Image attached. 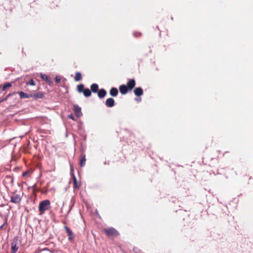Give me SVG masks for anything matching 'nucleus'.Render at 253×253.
I'll use <instances>...</instances> for the list:
<instances>
[{"mask_svg":"<svg viewBox=\"0 0 253 253\" xmlns=\"http://www.w3.org/2000/svg\"><path fill=\"white\" fill-rule=\"evenodd\" d=\"M26 84L27 85H32V86H34V85H35V84H36L34 80H33V79H31Z\"/></svg>","mask_w":253,"mask_h":253,"instance_id":"nucleus-26","label":"nucleus"},{"mask_svg":"<svg viewBox=\"0 0 253 253\" xmlns=\"http://www.w3.org/2000/svg\"><path fill=\"white\" fill-rule=\"evenodd\" d=\"M44 97V93L42 91H39L35 94H32V97H34L35 99H42Z\"/></svg>","mask_w":253,"mask_h":253,"instance_id":"nucleus-16","label":"nucleus"},{"mask_svg":"<svg viewBox=\"0 0 253 253\" xmlns=\"http://www.w3.org/2000/svg\"><path fill=\"white\" fill-rule=\"evenodd\" d=\"M82 93L85 97H89L91 95V91L88 88H85Z\"/></svg>","mask_w":253,"mask_h":253,"instance_id":"nucleus-19","label":"nucleus"},{"mask_svg":"<svg viewBox=\"0 0 253 253\" xmlns=\"http://www.w3.org/2000/svg\"><path fill=\"white\" fill-rule=\"evenodd\" d=\"M22 78V77H21L20 78H17L15 79L14 81H12L11 82H6L3 85H0L1 87L2 88L1 90H5V89L11 87L13 83H14L15 82H16L17 81H18Z\"/></svg>","mask_w":253,"mask_h":253,"instance_id":"nucleus-6","label":"nucleus"},{"mask_svg":"<svg viewBox=\"0 0 253 253\" xmlns=\"http://www.w3.org/2000/svg\"><path fill=\"white\" fill-rule=\"evenodd\" d=\"M104 232L108 237L117 236L120 235L119 232L114 227H110L104 229Z\"/></svg>","mask_w":253,"mask_h":253,"instance_id":"nucleus-2","label":"nucleus"},{"mask_svg":"<svg viewBox=\"0 0 253 253\" xmlns=\"http://www.w3.org/2000/svg\"><path fill=\"white\" fill-rule=\"evenodd\" d=\"M171 20H173V17H171Z\"/></svg>","mask_w":253,"mask_h":253,"instance_id":"nucleus-46","label":"nucleus"},{"mask_svg":"<svg viewBox=\"0 0 253 253\" xmlns=\"http://www.w3.org/2000/svg\"><path fill=\"white\" fill-rule=\"evenodd\" d=\"M82 75L81 72H77L75 73V76L74 78V80L76 82H79L82 80Z\"/></svg>","mask_w":253,"mask_h":253,"instance_id":"nucleus-20","label":"nucleus"},{"mask_svg":"<svg viewBox=\"0 0 253 253\" xmlns=\"http://www.w3.org/2000/svg\"><path fill=\"white\" fill-rule=\"evenodd\" d=\"M85 88V87L83 84H80L77 86V91L80 93H82Z\"/></svg>","mask_w":253,"mask_h":253,"instance_id":"nucleus-22","label":"nucleus"},{"mask_svg":"<svg viewBox=\"0 0 253 253\" xmlns=\"http://www.w3.org/2000/svg\"><path fill=\"white\" fill-rule=\"evenodd\" d=\"M133 92L136 97H140L143 94V89L141 87H136L134 88Z\"/></svg>","mask_w":253,"mask_h":253,"instance_id":"nucleus-11","label":"nucleus"},{"mask_svg":"<svg viewBox=\"0 0 253 253\" xmlns=\"http://www.w3.org/2000/svg\"><path fill=\"white\" fill-rule=\"evenodd\" d=\"M50 202L48 200H44L41 201L39 205L38 209L42 214L45 211L47 210L50 208Z\"/></svg>","mask_w":253,"mask_h":253,"instance_id":"nucleus-1","label":"nucleus"},{"mask_svg":"<svg viewBox=\"0 0 253 253\" xmlns=\"http://www.w3.org/2000/svg\"><path fill=\"white\" fill-rule=\"evenodd\" d=\"M3 225H2V224L0 226V231L3 228Z\"/></svg>","mask_w":253,"mask_h":253,"instance_id":"nucleus-38","label":"nucleus"},{"mask_svg":"<svg viewBox=\"0 0 253 253\" xmlns=\"http://www.w3.org/2000/svg\"><path fill=\"white\" fill-rule=\"evenodd\" d=\"M18 241V237L16 236L13 238L11 242V253H16V252H17L19 248V247L17 245Z\"/></svg>","mask_w":253,"mask_h":253,"instance_id":"nucleus-3","label":"nucleus"},{"mask_svg":"<svg viewBox=\"0 0 253 253\" xmlns=\"http://www.w3.org/2000/svg\"><path fill=\"white\" fill-rule=\"evenodd\" d=\"M136 84L135 80L134 78L130 79L127 82L126 85L128 87L129 90L131 91L133 88H135V86Z\"/></svg>","mask_w":253,"mask_h":253,"instance_id":"nucleus-9","label":"nucleus"},{"mask_svg":"<svg viewBox=\"0 0 253 253\" xmlns=\"http://www.w3.org/2000/svg\"><path fill=\"white\" fill-rule=\"evenodd\" d=\"M73 180L74 188L75 189H79L81 186V181L78 182L77 181V179L76 177H74L73 178Z\"/></svg>","mask_w":253,"mask_h":253,"instance_id":"nucleus-18","label":"nucleus"},{"mask_svg":"<svg viewBox=\"0 0 253 253\" xmlns=\"http://www.w3.org/2000/svg\"><path fill=\"white\" fill-rule=\"evenodd\" d=\"M16 94H17V93L15 91L9 93L5 97L0 99V102H1V103L3 101H5L7 100L9 97L12 96L13 95H15Z\"/></svg>","mask_w":253,"mask_h":253,"instance_id":"nucleus-21","label":"nucleus"},{"mask_svg":"<svg viewBox=\"0 0 253 253\" xmlns=\"http://www.w3.org/2000/svg\"><path fill=\"white\" fill-rule=\"evenodd\" d=\"M6 171H11V169L9 168V169H6Z\"/></svg>","mask_w":253,"mask_h":253,"instance_id":"nucleus-40","label":"nucleus"},{"mask_svg":"<svg viewBox=\"0 0 253 253\" xmlns=\"http://www.w3.org/2000/svg\"><path fill=\"white\" fill-rule=\"evenodd\" d=\"M70 175L72 178L74 177H76L74 174V169L73 166L70 164Z\"/></svg>","mask_w":253,"mask_h":253,"instance_id":"nucleus-25","label":"nucleus"},{"mask_svg":"<svg viewBox=\"0 0 253 253\" xmlns=\"http://www.w3.org/2000/svg\"><path fill=\"white\" fill-rule=\"evenodd\" d=\"M62 79L63 83H65L67 80L66 79L64 78L63 77H62Z\"/></svg>","mask_w":253,"mask_h":253,"instance_id":"nucleus-36","label":"nucleus"},{"mask_svg":"<svg viewBox=\"0 0 253 253\" xmlns=\"http://www.w3.org/2000/svg\"><path fill=\"white\" fill-rule=\"evenodd\" d=\"M109 93L112 97H116L119 93L118 89L115 87H112L110 90Z\"/></svg>","mask_w":253,"mask_h":253,"instance_id":"nucleus-15","label":"nucleus"},{"mask_svg":"<svg viewBox=\"0 0 253 253\" xmlns=\"http://www.w3.org/2000/svg\"><path fill=\"white\" fill-rule=\"evenodd\" d=\"M39 75H40L41 79L42 80L45 81L49 85H51V84H53L52 81L51 80L50 77L46 74H43L42 73H40Z\"/></svg>","mask_w":253,"mask_h":253,"instance_id":"nucleus-5","label":"nucleus"},{"mask_svg":"<svg viewBox=\"0 0 253 253\" xmlns=\"http://www.w3.org/2000/svg\"><path fill=\"white\" fill-rule=\"evenodd\" d=\"M95 212H96V215H99V214H98V211H97V210H96Z\"/></svg>","mask_w":253,"mask_h":253,"instance_id":"nucleus-42","label":"nucleus"},{"mask_svg":"<svg viewBox=\"0 0 253 253\" xmlns=\"http://www.w3.org/2000/svg\"><path fill=\"white\" fill-rule=\"evenodd\" d=\"M62 80V76L56 75L54 78V82L56 84H58Z\"/></svg>","mask_w":253,"mask_h":253,"instance_id":"nucleus-24","label":"nucleus"},{"mask_svg":"<svg viewBox=\"0 0 253 253\" xmlns=\"http://www.w3.org/2000/svg\"><path fill=\"white\" fill-rule=\"evenodd\" d=\"M105 104L108 108L113 107L115 105V100L112 97L108 98L106 100Z\"/></svg>","mask_w":253,"mask_h":253,"instance_id":"nucleus-8","label":"nucleus"},{"mask_svg":"<svg viewBox=\"0 0 253 253\" xmlns=\"http://www.w3.org/2000/svg\"><path fill=\"white\" fill-rule=\"evenodd\" d=\"M134 37H137L138 36L136 35V33H133Z\"/></svg>","mask_w":253,"mask_h":253,"instance_id":"nucleus-41","label":"nucleus"},{"mask_svg":"<svg viewBox=\"0 0 253 253\" xmlns=\"http://www.w3.org/2000/svg\"><path fill=\"white\" fill-rule=\"evenodd\" d=\"M119 90L122 95L126 94L128 91H130L126 84H122L119 86Z\"/></svg>","mask_w":253,"mask_h":253,"instance_id":"nucleus-10","label":"nucleus"},{"mask_svg":"<svg viewBox=\"0 0 253 253\" xmlns=\"http://www.w3.org/2000/svg\"><path fill=\"white\" fill-rule=\"evenodd\" d=\"M135 100L137 102H140L141 101V98L140 97H137Z\"/></svg>","mask_w":253,"mask_h":253,"instance_id":"nucleus-34","label":"nucleus"},{"mask_svg":"<svg viewBox=\"0 0 253 253\" xmlns=\"http://www.w3.org/2000/svg\"><path fill=\"white\" fill-rule=\"evenodd\" d=\"M29 172V171H28V170H26V171H25L23 172L22 173V177L26 176V175H27L28 174Z\"/></svg>","mask_w":253,"mask_h":253,"instance_id":"nucleus-31","label":"nucleus"},{"mask_svg":"<svg viewBox=\"0 0 253 253\" xmlns=\"http://www.w3.org/2000/svg\"><path fill=\"white\" fill-rule=\"evenodd\" d=\"M97 95L98 97L101 99L104 98L107 95V91L104 88H100L98 90Z\"/></svg>","mask_w":253,"mask_h":253,"instance_id":"nucleus-14","label":"nucleus"},{"mask_svg":"<svg viewBox=\"0 0 253 253\" xmlns=\"http://www.w3.org/2000/svg\"><path fill=\"white\" fill-rule=\"evenodd\" d=\"M1 85H0V94L2 93V92L3 91V90H1Z\"/></svg>","mask_w":253,"mask_h":253,"instance_id":"nucleus-37","label":"nucleus"},{"mask_svg":"<svg viewBox=\"0 0 253 253\" xmlns=\"http://www.w3.org/2000/svg\"><path fill=\"white\" fill-rule=\"evenodd\" d=\"M64 228L65 229L68 236H69L68 240L69 241L73 240L74 237L73 236V233L72 231L67 226H65Z\"/></svg>","mask_w":253,"mask_h":253,"instance_id":"nucleus-13","label":"nucleus"},{"mask_svg":"<svg viewBox=\"0 0 253 253\" xmlns=\"http://www.w3.org/2000/svg\"><path fill=\"white\" fill-rule=\"evenodd\" d=\"M7 220H8L7 217H5L4 219V222L2 224V225L4 226L5 225L7 224Z\"/></svg>","mask_w":253,"mask_h":253,"instance_id":"nucleus-33","label":"nucleus"},{"mask_svg":"<svg viewBox=\"0 0 253 253\" xmlns=\"http://www.w3.org/2000/svg\"><path fill=\"white\" fill-rule=\"evenodd\" d=\"M99 86L98 84L96 83H93L90 85V91L93 93H96L98 92Z\"/></svg>","mask_w":253,"mask_h":253,"instance_id":"nucleus-17","label":"nucleus"},{"mask_svg":"<svg viewBox=\"0 0 253 253\" xmlns=\"http://www.w3.org/2000/svg\"><path fill=\"white\" fill-rule=\"evenodd\" d=\"M73 110L77 118H80L83 116L82 108L78 104L73 105Z\"/></svg>","mask_w":253,"mask_h":253,"instance_id":"nucleus-4","label":"nucleus"},{"mask_svg":"<svg viewBox=\"0 0 253 253\" xmlns=\"http://www.w3.org/2000/svg\"><path fill=\"white\" fill-rule=\"evenodd\" d=\"M67 118L69 119H70L72 120H75V119L74 115L72 114H70L68 115Z\"/></svg>","mask_w":253,"mask_h":253,"instance_id":"nucleus-30","label":"nucleus"},{"mask_svg":"<svg viewBox=\"0 0 253 253\" xmlns=\"http://www.w3.org/2000/svg\"><path fill=\"white\" fill-rule=\"evenodd\" d=\"M138 35H139V36H140L141 35V34L140 33H139Z\"/></svg>","mask_w":253,"mask_h":253,"instance_id":"nucleus-44","label":"nucleus"},{"mask_svg":"<svg viewBox=\"0 0 253 253\" xmlns=\"http://www.w3.org/2000/svg\"><path fill=\"white\" fill-rule=\"evenodd\" d=\"M73 206H74V203L72 205L70 206V208L67 212V215H68L69 214V213L70 212V211L72 210V209Z\"/></svg>","mask_w":253,"mask_h":253,"instance_id":"nucleus-32","label":"nucleus"},{"mask_svg":"<svg viewBox=\"0 0 253 253\" xmlns=\"http://www.w3.org/2000/svg\"><path fill=\"white\" fill-rule=\"evenodd\" d=\"M17 94H18L20 97V99H28L32 97L31 93H27L23 91H19L16 92Z\"/></svg>","mask_w":253,"mask_h":253,"instance_id":"nucleus-7","label":"nucleus"},{"mask_svg":"<svg viewBox=\"0 0 253 253\" xmlns=\"http://www.w3.org/2000/svg\"><path fill=\"white\" fill-rule=\"evenodd\" d=\"M83 123L81 121H80L79 123L77 125L78 129L79 130H84L83 127L82 126Z\"/></svg>","mask_w":253,"mask_h":253,"instance_id":"nucleus-28","label":"nucleus"},{"mask_svg":"<svg viewBox=\"0 0 253 253\" xmlns=\"http://www.w3.org/2000/svg\"><path fill=\"white\" fill-rule=\"evenodd\" d=\"M53 189H54V188H51V189H50V190H53Z\"/></svg>","mask_w":253,"mask_h":253,"instance_id":"nucleus-45","label":"nucleus"},{"mask_svg":"<svg viewBox=\"0 0 253 253\" xmlns=\"http://www.w3.org/2000/svg\"><path fill=\"white\" fill-rule=\"evenodd\" d=\"M19 169L18 167H16L13 169V171L15 172H17L19 170Z\"/></svg>","mask_w":253,"mask_h":253,"instance_id":"nucleus-35","label":"nucleus"},{"mask_svg":"<svg viewBox=\"0 0 253 253\" xmlns=\"http://www.w3.org/2000/svg\"><path fill=\"white\" fill-rule=\"evenodd\" d=\"M85 161H86L85 155H84L82 156V157H81V158L80 160V163H79L80 166L81 167H84L85 165Z\"/></svg>","mask_w":253,"mask_h":253,"instance_id":"nucleus-23","label":"nucleus"},{"mask_svg":"<svg viewBox=\"0 0 253 253\" xmlns=\"http://www.w3.org/2000/svg\"><path fill=\"white\" fill-rule=\"evenodd\" d=\"M21 200L20 195L17 194L11 197L10 202L14 204L20 203Z\"/></svg>","mask_w":253,"mask_h":253,"instance_id":"nucleus-12","label":"nucleus"},{"mask_svg":"<svg viewBox=\"0 0 253 253\" xmlns=\"http://www.w3.org/2000/svg\"><path fill=\"white\" fill-rule=\"evenodd\" d=\"M1 103V102H0V103Z\"/></svg>","mask_w":253,"mask_h":253,"instance_id":"nucleus-47","label":"nucleus"},{"mask_svg":"<svg viewBox=\"0 0 253 253\" xmlns=\"http://www.w3.org/2000/svg\"><path fill=\"white\" fill-rule=\"evenodd\" d=\"M5 178L7 179H10V182L12 184H13V182H14V179H13V175H7L5 176Z\"/></svg>","mask_w":253,"mask_h":253,"instance_id":"nucleus-27","label":"nucleus"},{"mask_svg":"<svg viewBox=\"0 0 253 253\" xmlns=\"http://www.w3.org/2000/svg\"><path fill=\"white\" fill-rule=\"evenodd\" d=\"M109 163H110V162H109V161H108L107 162H104V165H106V164H109Z\"/></svg>","mask_w":253,"mask_h":253,"instance_id":"nucleus-39","label":"nucleus"},{"mask_svg":"<svg viewBox=\"0 0 253 253\" xmlns=\"http://www.w3.org/2000/svg\"><path fill=\"white\" fill-rule=\"evenodd\" d=\"M132 251L135 253H140V252H141V250L139 249V248H137V247H133V249H132Z\"/></svg>","mask_w":253,"mask_h":253,"instance_id":"nucleus-29","label":"nucleus"},{"mask_svg":"<svg viewBox=\"0 0 253 253\" xmlns=\"http://www.w3.org/2000/svg\"><path fill=\"white\" fill-rule=\"evenodd\" d=\"M156 28H157L158 30H159V26H157L156 27Z\"/></svg>","mask_w":253,"mask_h":253,"instance_id":"nucleus-43","label":"nucleus"}]
</instances>
